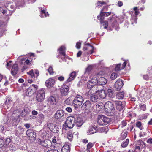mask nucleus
Segmentation results:
<instances>
[{"instance_id": "62", "label": "nucleus", "mask_w": 152, "mask_h": 152, "mask_svg": "<svg viewBox=\"0 0 152 152\" xmlns=\"http://www.w3.org/2000/svg\"><path fill=\"white\" fill-rule=\"evenodd\" d=\"M58 79L60 81H63L64 80V77L63 76H61L58 77Z\"/></svg>"}, {"instance_id": "53", "label": "nucleus", "mask_w": 152, "mask_h": 152, "mask_svg": "<svg viewBox=\"0 0 152 152\" xmlns=\"http://www.w3.org/2000/svg\"><path fill=\"white\" fill-rule=\"evenodd\" d=\"M94 144L92 142H89L87 145V148L88 149H90L93 147Z\"/></svg>"}, {"instance_id": "13", "label": "nucleus", "mask_w": 152, "mask_h": 152, "mask_svg": "<svg viewBox=\"0 0 152 152\" xmlns=\"http://www.w3.org/2000/svg\"><path fill=\"white\" fill-rule=\"evenodd\" d=\"M117 109L119 111L122 110L125 106V103L124 101L121 102L120 101H115Z\"/></svg>"}, {"instance_id": "44", "label": "nucleus", "mask_w": 152, "mask_h": 152, "mask_svg": "<svg viewBox=\"0 0 152 152\" xmlns=\"http://www.w3.org/2000/svg\"><path fill=\"white\" fill-rule=\"evenodd\" d=\"M96 107L99 109H103L104 108V104L102 103H99L96 105Z\"/></svg>"}, {"instance_id": "48", "label": "nucleus", "mask_w": 152, "mask_h": 152, "mask_svg": "<svg viewBox=\"0 0 152 152\" xmlns=\"http://www.w3.org/2000/svg\"><path fill=\"white\" fill-rule=\"evenodd\" d=\"M128 132L127 131H124L121 134V136L123 139L125 138L127 135Z\"/></svg>"}, {"instance_id": "10", "label": "nucleus", "mask_w": 152, "mask_h": 152, "mask_svg": "<svg viewBox=\"0 0 152 152\" xmlns=\"http://www.w3.org/2000/svg\"><path fill=\"white\" fill-rule=\"evenodd\" d=\"M26 134L31 140H34L36 136L35 132L31 129H28L26 131Z\"/></svg>"}, {"instance_id": "59", "label": "nucleus", "mask_w": 152, "mask_h": 152, "mask_svg": "<svg viewBox=\"0 0 152 152\" xmlns=\"http://www.w3.org/2000/svg\"><path fill=\"white\" fill-rule=\"evenodd\" d=\"M104 72L102 71H100L99 72L97 73L96 74V75L97 76H101L103 75L104 74Z\"/></svg>"}, {"instance_id": "34", "label": "nucleus", "mask_w": 152, "mask_h": 152, "mask_svg": "<svg viewBox=\"0 0 152 152\" xmlns=\"http://www.w3.org/2000/svg\"><path fill=\"white\" fill-rule=\"evenodd\" d=\"M11 102V101L9 99H7L5 101L4 103V107H5L6 106L7 107V109H9V108L10 107V104Z\"/></svg>"}, {"instance_id": "1", "label": "nucleus", "mask_w": 152, "mask_h": 152, "mask_svg": "<svg viewBox=\"0 0 152 152\" xmlns=\"http://www.w3.org/2000/svg\"><path fill=\"white\" fill-rule=\"evenodd\" d=\"M104 110L106 114L108 116H113L115 113L113 105L110 101L107 102L104 104Z\"/></svg>"}, {"instance_id": "60", "label": "nucleus", "mask_w": 152, "mask_h": 152, "mask_svg": "<svg viewBox=\"0 0 152 152\" xmlns=\"http://www.w3.org/2000/svg\"><path fill=\"white\" fill-rule=\"evenodd\" d=\"M10 150L12 151H15L16 150V148L15 146L13 145H12L10 148Z\"/></svg>"}, {"instance_id": "12", "label": "nucleus", "mask_w": 152, "mask_h": 152, "mask_svg": "<svg viewBox=\"0 0 152 152\" xmlns=\"http://www.w3.org/2000/svg\"><path fill=\"white\" fill-rule=\"evenodd\" d=\"M98 130V129L96 126H91L89 128L87 133L88 134L90 135L96 132Z\"/></svg>"}, {"instance_id": "8", "label": "nucleus", "mask_w": 152, "mask_h": 152, "mask_svg": "<svg viewBox=\"0 0 152 152\" xmlns=\"http://www.w3.org/2000/svg\"><path fill=\"white\" fill-rule=\"evenodd\" d=\"M95 49V48L92 46L89 43H87L85 44V46L83 48L84 50L86 51V52L88 54H92Z\"/></svg>"}, {"instance_id": "11", "label": "nucleus", "mask_w": 152, "mask_h": 152, "mask_svg": "<svg viewBox=\"0 0 152 152\" xmlns=\"http://www.w3.org/2000/svg\"><path fill=\"white\" fill-rule=\"evenodd\" d=\"M106 9V11L107 10L108 7L107 6L104 7L103 9L101 10L100 15H99L97 16V18L98 20H100V22H102L104 21L103 20L104 19V16L105 15V14L104 12H103V10L104 9Z\"/></svg>"}, {"instance_id": "45", "label": "nucleus", "mask_w": 152, "mask_h": 152, "mask_svg": "<svg viewBox=\"0 0 152 152\" xmlns=\"http://www.w3.org/2000/svg\"><path fill=\"white\" fill-rule=\"evenodd\" d=\"M74 99H77L78 100L82 101H84V99L83 97L81 95L79 94H77L76 95L75 97L74 98Z\"/></svg>"}, {"instance_id": "61", "label": "nucleus", "mask_w": 152, "mask_h": 152, "mask_svg": "<svg viewBox=\"0 0 152 152\" xmlns=\"http://www.w3.org/2000/svg\"><path fill=\"white\" fill-rule=\"evenodd\" d=\"M81 45V42H78L76 44V48L78 49H80V48Z\"/></svg>"}, {"instance_id": "18", "label": "nucleus", "mask_w": 152, "mask_h": 152, "mask_svg": "<svg viewBox=\"0 0 152 152\" xmlns=\"http://www.w3.org/2000/svg\"><path fill=\"white\" fill-rule=\"evenodd\" d=\"M91 103L89 100H87L82 104V108L83 109L88 110L90 109L91 107Z\"/></svg>"}, {"instance_id": "2", "label": "nucleus", "mask_w": 152, "mask_h": 152, "mask_svg": "<svg viewBox=\"0 0 152 152\" xmlns=\"http://www.w3.org/2000/svg\"><path fill=\"white\" fill-rule=\"evenodd\" d=\"M76 119L73 117L70 116L68 117L65 123L63 125V129H64V127L66 126L69 128H72L75 125V123Z\"/></svg>"}, {"instance_id": "24", "label": "nucleus", "mask_w": 152, "mask_h": 152, "mask_svg": "<svg viewBox=\"0 0 152 152\" xmlns=\"http://www.w3.org/2000/svg\"><path fill=\"white\" fill-rule=\"evenodd\" d=\"M83 123V121L82 119L80 118H77L76 119L75 123L77 126L78 127H80Z\"/></svg>"}, {"instance_id": "5", "label": "nucleus", "mask_w": 152, "mask_h": 152, "mask_svg": "<svg viewBox=\"0 0 152 152\" xmlns=\"http://www.w3.org/2000/svg\"><path fill=\"white\" fill-rule=\"evenodd\" d=\"M38 88L37 86L35 85L32 84L27 90L26 92V95L28 96H31L33 95Z\"/></svg>"}, {"instance_id": "9", "label": "nucleus", "mask_w": 152, "mask_h": 152, "mask_svg": "<svg viewBox=\"0 0 152 152\" xmlns=\"http://www.w3.org/2000/svg\"><path fill=\"white\" fill-rule=\"evenodd\" d=\"M91 77V79L89 80L87 83V86L88 88H90L93 87V86L98 85L97 82V79L96 77L92 78Z\"/></svg>"}, {"instance_id": "17", "label": "nucleus", "mask_w": 152, "mask_h": 152, "mask_svg": "<svg viewBox=\"0 0 152 152\" xmlns=\"http://www.w3.org/2000/svg\"><path fill=\"white\" fill-rule=\"evenodd\" d=\"M64 115V112L63 110H58L55 114L56 119H58L61 118Z\"/></svg>"}, {"instance_id": "38", "label": "nucleus", "mask_w": 152, "mask_h": 152, "mask_svg": "<svg viewBox=\"0 0 152 152\" xmlns=\"http://www.w3.org/2000/svg\"><path fill=\"white\" fill-rule=\"evenodd\" d=\"M72 102V100L71 99V98L69 97L64 101V104L69 105L71 104Z\"/></svg>"}, {"instance_id": "33", "label": "nucleus", "mask_w": 152, "mask_h": 152, "mask_svg": "<svg viewBox=\"0 0 152 152\" xmlns=\"http://www.w3.org/2000/svg\"><path fill=\"white\" fill-rule=\"evenodd\" d=\"M124 93L123 92H118L116 95V96L117 98L118 99H123L124 96Z\"/></svg>"}, {"instance_id": "43", "label": "nucleus", "mask_w": 152, "mask_h": 152, "mask_svg": "<svg viewBox=\"0 0 152 152\" xmlns=\"http://www.w3.org/2000/svg\"><path fill=\"white\" fill-rule=\"evenodd\" d=\"M117 25V22L115 21L113 23L112 26L116 30L118 31L119 29V28L118 26Z\"/></svg>"}, {"instance_id": "58", "label": "nucleus", "mask_w": 152, "mask_h": 152, "mask_svg": "<svg viewBox=\"0 0 152 152\" xmlns=\"http://www.w3.org/2000/svg\"><path fill=\"white\" fill-rule=\"evenodd\" d=\"M4 141L2 139L0 138V148L2 147L4 144Z\"/></svg>"}, {"instance_id": "35", "label": "nucleus", "mask_w": 152, "mask_h": 152, "mask_svg": "<svg viewBox=\"0 0 152 152\" xmlns=\"http://www.w3.org/2000/svg\"><path fill=\"white\" fill-rule=\"evenodd\" d=\"M136 145L138 146H140L142 148L144 147L145 145L144 143L140 140H138L136 142Z\"/></svg>"}, {"instance_id": "25", "label": "nucleus", "mask_w": 152, "mask_h": 152, "mask_svg": "<svg viewBox=\"0 0 152 152\" xmlns=\"http://www.w3.org/2000/svg\"><path fill=\"white\" fill-rule=\"evenodd\" d=\"M99 97L102 98H104L107 94H106L105 91L104 90H101L100 91H98L97 92Z\"/></svg>"}, {"instance_id": "29", "label": "nucleus", "mask_w": 152, "mask_h": 152, "mask_svg": "<svg viewBox=\"0 0 152 152\" xmlns=\"http://www.w3.org/2000/svg\"><path fill=\"white\" fill-rule=\"evenodd\" d=\"M41 11L40 16L41 18H43L49 16V15L48 13V12H46L45 10H42V8H41Z\"/></svg>"}, {"instance_id": "49", "label": "nucleus", "mask_w": 152, "mask_h": 152, "mask_svg": "<svg viewBox=\"0 0 152 152\" xmlns=\"http://www.w3.org/2000/svg\"><path fill=\"white\" fill-rule=\"evenodd\" d=\"M106 3L104 2H101L100 1H99L97 2V7L99 8L101 7L103 4H106Z\"/></svg>"}, {"instance_id": "15", "label": "nucleus", "mask_w": 152, "mask_h": 152, "mask_svg": "<svg viewBox=\"0 0 152 152\" xmlns=\"http://www.w3.org/2000/svg\"><path fill=\"white\" fill-rule=\"evenodd\" d=\"M48 104H56L58 102L56 97L53 96H50L47 98Z\"/></svg>"}, {"instance_id": "47", "label": "nucleus", "mask_w": 152, "mask_h": 152, "mask_svg": "<svg viewBox=\"0 0 152 152\" xmlns=\"http://www.w3.org/2000/svg\"><path fill=\"white\" fill-rule=\"evenodd\" d=\"M100 23L102 24L103 26H104V28L106 29L107 28L108 25V23L107 21H104L102 22H100Z\"/></svg>"}, {"instance_id": "40", "label": "nucleus", "mask_w": 152, "mask_h": 152, "mask_svg": "<svg viewBox=\"0 0 152 152\" xmlns=\"http://www.w3.org/2000/svg\"><path fill=\"white\" fill-rule=\"evenodd\" d=\"M39 122L40 123H41L44 121V119L45 118L44 115L42 114L41 113L40 114H39Z\"/></svg>"}, {"instance_id": "42", "label": "nucleus", "mask_w": 152, "mask_h": 152, "mask_svg": "<svg viewBox=\"0 0 152 152\" xmlns=\"http://www.w3.org/2000/svg\"><path fill=\"white\" fill-rule=\"evenodd\" d=\"M147 93H146V89H144L142 90L140 93V96L142 97H145Z\"/></svg>"}, {"instance_id": "7", "label": "nucleus", "mask_w": 152, "mask_h": 152, "mask_svg": "<svg viewBox=\"0 0 152 152\" xmlns=\"http://www.w3.org/2000/svg\"><path fill=\"white\" fill-rule=\"evenodd\" d=\"M48 128L53 133H58L59 131V129L58 126L55 124L52 123H49L46 124Z\"/></svg>"}, {"instance_id": "14", "label": "nucleus", "mask_w": 152, "mask_h": 152, "mask_svg": "<svg viewBox=\"0 0 152 152\" xmlns=\"http://www.w3.org/2000/svg\"><path fill=\"white\" fill-rule=\"evenodd\" d=\"M55 83V81L53 79L50 78L48 79L45 82V85L48 88L53 87Z\"/></svg>"}, {"instance_id": "52", "label": "nucleus", "mask_w": 152, "mask_h": 152, "mask_svg": "<svg viewBox=\"0 0 152 152\" xmlns=\"http://www.w3.org/2000/svg\"><path fill=\"white\" fill-rule=\"evenodd\" d=\"M17 132L19 133H22L24 131L23 129L20 126L17 129Z\"/></svg>"}, {"instance_id": "30", "label": "nucleus", "mask_w": 152, "mask_h": 152, "mask_svg": "<svg viewBox=\"0 0 152 152\" xmlns=\"http://www.w3.org/2000/svg\"><path fill=\"white\" fill-rule=\"evenodd\" d=\"M58 50L59 51V53L60 54L64 56H65L66 55L65 53V48L64 46H61Z\"/></svg>"}, {"instance_id": "50", "label": "nucleus", "mask_w": 152, "mask_h": 152, "mask_svg": "<svg viewBox=\"0 0 152 152\" xmlns=\"http://www.w3.org/2000/svg\"><path fill=\"white\" fill-rule=\"evenodd\" d=\"M117 74L115 72L113 73L111 75V78L112 80H114L117 78Z\"/></svg>"}, {"instance_id": "51", "label": "nucleus", "mask_w": 152, "mask_h": 152, "mask_svg": "<svg viewBox=\"0 0 152 152\" xmlns=\"http://www.w3.org/2000/svg\"><path fill=\"white\" fill-rule=\"evenodd\" d=\"M121 66V64H119L116 65V66L115 68V71H119L121 70V67H120V66Z\"/></svg>"}, {"instance_id": "22", "label": "nucleus", "mask_w": 152, "mask_h": 152, "mask_svg": "<svg viewBox=\"0 0 152 152\" xmlns=\"http://www.w3.org/2000/svg\"><path fill=\"white\" fill-rule=\"evenodd\" d=\"M18 68L17 64H14L12 67L11 71V73L13 76H15L17 73Z\"/></svg>"}, {"instance_id": "54", "label": "nucleus", "mask_w": 152, "mask_h": 152, "mask_svg": "<svg viewBox=\"0 0 152 152\" xmlns=\"http://www.w3.org/2000/svg\"><path fill=\"white\" fill-rule=\"evenodd\" d=\"M89 59V56H83L82 57V60L83 61H87Z\"/></svg>"}, {"instance_id": "46", "label": "nucleus", "mask_w": 152, "mask_h": 152, "mask_svg": "<svg viewBox=\"0 0 152 152\" xmlns=\"http://www.w3.org/2000/svg\"><path fill=\"white\" fill-rule=\"evenodd\" d=\"M47 70L50 75H53L54 72L53 71V68L51 66L49 67Z\"/></svg>"}, {"instance_id": "39", "label": "nucleus", "mask_w": 152, "mask_h": 152, "mask_svg": "<svg viewBox=\"0 0 152 152\" xmlns=\"http://www.w3.org/2000/svg\"><path fill=\"white\" fill-rule=\"evenodd\" d=\"M136 125L137 127L139 128L141 130L143 129L142 124L141 123L140 121L137 122L136 123Z\"/></svg>"}, {"instance_id": "36", "label": "nucleus", "mask_w": 152, "mask_h": 152, "mask_svg": "<svg viewBox=\"0 0 152 152\" xmlns=\"http://www.w3.org/2000/svg\"><path fill=\"white\" fill-rule=\"evenodd\" d=\"M67 136L68 139L71 141L73 137L72 133L70 131L68 132L67 134Z\"/></svg>"}, {"instance_id": "3", "label": "nucleus", "mask_w": 152, "mask_h": 152, "mask_svg": "<svg viewBox=\"0 0 152 152\" xmlns=\"http://www.w3.org/2000/svg\"><path fill=\"white\" fill-rule=\"evenodd\" d=\"M110 122V119L104 115H99L98 117V123L100 125L108 124Z\"/></svg>"}, {"instance_id": "23", "label": "nucleus", "mask_w": 152, "mask_h": 152, "mask_svg": "<svg viewBox=\"0 0 152 152\" xmlns=\"http://www.w3.org/2000/svg\"><path fill=\"white\" fill-rule=\"evenodd\" d=\"M51 142L49 140L42 141L41 145L45 147L49 148L50 147Z\"/></svg>"}, {"instance_id": "41", "label": "nucleus", "mask_w": 152, "mask_h": 152, "mask_svg": "<svg viewBox=\"0 0 152 152\" xmlns=\"http://www.w3.org/2000/svg\"><path fill=\"white\" fill-rule=\"evenodd\" d=\"M92 66L91 65L89 66L86 69L85 72V74L87 73L88 74L92 69Z\"/></svg>"}, {"instance_id": "6", "label": "nucleus", "mask_w": 152, "mask_h": 152, "mask_svg": "<svg viewBox=\"0 0 152 152\" xmlns=\"http://www.w3.org/2000/svg\"><path fill=\"white\" fill-rule=\"evenodd\" d=\"M66 83H67L65 82L60 88V93L62 96H66L69 92V88L68 86L66 85Z\"/></svg>"}, {"instance_id": "57", "label": "nucleus", "mask_w": 152, "mask_h": 152, "mask_svg": "<svg viewBox=\"0 0 152 152\" xmlns=\"http://www.w3.org/2000/svg\"><path fill=\"white\" fill-rule=\"evenodd\" d=\"M60 151V149H51L48 151L47 152H59Z\"/></svg>"}, {"instance_id": "37", "label": "nucleus", "mask_w": 152, "mask_h": 152, "mask_svg": "<svg viewBox=\"0 0 152 152\" xmlns=\"http://www.w3.org/2000/svg\"><path fill=\"white\" fill-rule=\"evenodd\" d=\"M129 142V139H126V140L123 141V142H122L121 145V146L124 148L126 147L128 145Z\"/></svg>"}, {"instance_id": "56", "label": "nucleus", "mask_w": 152, "mask_h": 152, "mask_svg": "<svg viewBox=\"0 0 152 152\" xmlns=\"http://www.w3.org/2000/svg\"><path fill=\"white\" fill-rule=\"evenodd\" d=\"M127 123L126 121H123L120 124V126L121 127L125 126H126Z\"/></svg>"}, {"instance_id": "20", "label": "nucleus", "mask_w": 152, "mask_h": 152, "mask_svg": "<svg viewBox=\"0 0 152 152\" xmlns=\"http://www.w3.org/2000/svg\"><path fill=\"white\" fill-rule=\"evenodd\" d=\"M139 13V12L138 10H135L134 12V14L135 15H132L131 18V21L132 24H133L134 23L135 24L137 23V16Z\"/></svg>"}, {"instance_id": "27", "label": "nucleus", "mask_w": 152, "mask_h": 152, "mask_svg": "<svg viewBox=\"0 0 152 152\" xmlns=\"http://www.w3.org/2000/svg\"><path fill=\"white\" fill-rule=\"evenodd\" d=\"M107 95L109 97L113 98L115 94L113 90L111 88H108L107 90Z\"/></svg>"}, {"instance_id": "4", "label": "nucleus", "mask_w": 152, "mask_h": 152, "mask_svg": "<svg viewBox=\"0 0 152 152\" xmlns=\"http://www.w3.org/2000/svg\"><path fill=\"white\" fill-rule=\"evenodd\" d=\"M45 98V93L44 89L39 90L37 94L36 97V100L39 102H42Z\"/></svg>"}, {"instance_id": "55", "label": "nucleus", "mask_w": 152, "mask_h": 152, "mask_svg": "<svg viewBox=\"0 0 152 152\" xmlns=\"http://www.w3.org/2000/svg\"><path fill=\"white\" fill-rule=\"evenodd\" d=\"M146 105L145 104H140V108L143 111H145L146 110Z\"/></svg>"}, {"instance_id": "19", "label": "nucleus", "mask_w": 152, "mask_h": 152, "mask_svg": "<svg viewBox=\"0 0 152 152\" xmlns=\"http://www.w3.org/2000/svg\"><path fill=\"white\" fill-rule=\"evenodd\" d=\"M77 74L75 71H73L69 75V77L65 81V83H69L73 80L76 77Z\"/></svg>"}, {"instance_id": "21", "label": "nucleus", "mask_w": 152, "mask_h": 152, "mask_svg": "<svg viewBox=\"0 0 152 152\" xmlns=\"http://www.w3.org/2000/svg\"><path fill=\"white\" fill-rule=\"evenodd\" d=\"M97 85L102 86L105 85L107 83V80L104 77H100L97 79Z\"/></svg>"}, {"instance_id": "32", "label": "nucleus", "mask_w": 152, "mask_h": 152, "mask_svg": "<svg viewBox=\"0 0 152 152\" xmlns=\"http://www.w3.org/2000/svg\"><path fill=\"white\" fill-rule=\"evenodd\" d=\"M61 152H69V147L68 145H65L61 149Z\"/></svg>"}, {"instance_id": "16", "label": "nucleus", "mask_w": 152, "mask_h": 152, "mask_svg": "<svg viewBox=\"0 0 152 152\" xmlns=\"http://www.w3.org/2000/svg\"><path fill=\"white\" fill-rule=\"evenodd\" d=\"M123 85V83L122 80L118 79L115 84V88L117 90H119L121 88Z\"/></svg>"}, {"instance_id": "31", "label": "nucleus", "mask_w": 152, "mask_h": 152, "mask_svg": "<svg viewBox=\"0 0 152 152\" xmlns=\"http://www.w3.org/2000/svg\"><path fill=\"white\" fill-rule=\"evenodd\" d=\"M72 105L75 109H77L80 107L82 105V104L73 100L72 101Z\"/></svg>"}, {"instance_id": "63", "label": "nucleus", "mask_w": 152, "mask_h": 152, "mask_svg": "<svg viewBox=\"0 0 152 152\" xmlns=\"http://www.w3.org/2000/svg\"><path fill=\"white\" fill-rule=\"evenodd\" d=\"M52 142L54 143L57 142V140H58L57 138L56 137H54L52 139Z\"/></svg>"}, {"instance_id": "26", "label": "nucleus", "mask_w": 152, "mask_h": 152, "mask_svg": "<svg viewBox=\"0 0 152 152\" xmlns=\"http://www.w3.org/2000/svg\"><path fill=\"white\" fill-rule=\"evenodd\" d=\"M99 99L98 96L96 94L92 95L90 98L91 100L94 102H97Z\"/></svg>"}, {"instance_id": "64", "label": "nucleus", "mask_w": 152, "mask_h": 152, "mask_svg": "<svg viewBox=\"0 0 152 152\" xmlns=\"http://www.w3.org/2000/svg\"><path fill=\"white\" fill-rule=\"evenodd\" d=\"M27 73L28 74L30 75L32 77H33L34 75V74L33 73V70H31L29 72H27Z\"/></svg>"}, {"instance_id": "28", "label": "nucleus", "mask_w": 152, "mask_h": 152, "mask_svg": "<svg viewBox=\"0 0 152 152\" xmlns=\"http://www.w3.org/2000/svg\"><path fill=\"white\" fill-rule=\"evenodd\" d=\"M90 88L91 89L88 92V95H94L95 93H97L98 90L95 89V87H92Z\"/></svg>"}]
</instances>
